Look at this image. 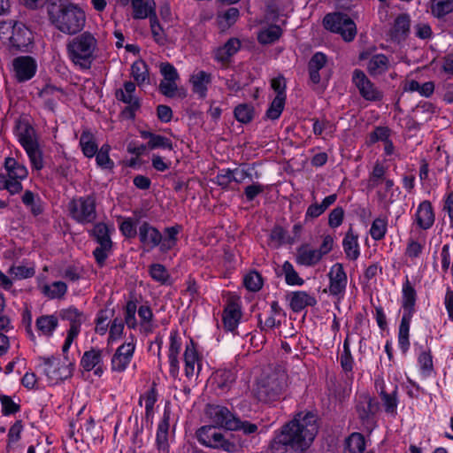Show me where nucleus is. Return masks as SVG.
Masks as SVG:
<instances>
[{
  "label": "nucleus",
  "mask_w": 453,
  "mask_h": 453,
  "mask_svg": "<svg viewBox=\"0 0 453 453\" xmlns=\"http://www.w3.org/2000/svg\"><path fill=\"white\" fill-rule=\"evenodd\" d=\"M129 342L122 343L114 352L111 359V370L113 372H124L129 366L136 347V342L134 336L130 337Z\"/></svg>",
  "instance_id": "obj_15"
},
{
  "label": "nucleus",
  "mask_w": 453,
  "mask_h": 453,
  "mask_svg": "<svg viewBox=\"0 0 453 453\" xmlns=\"http://www.w3.org/2000/svg\"><path fill=\"white\" fill-rule=\"evenodd\" d=\"M8 273L16 280H23L31 278L35 275V271L33 267L25 265H12L10 267Z\"/></svg>",
  "instance_id": "obj_63"
},
{
  "label": "nucleus",
  "mask_w": 453,
  "mask_h": 453,
  "mask_svg": "<svg viewBox=\"0 0 453 453\" xmlns=\"http://www.w3.org/2000/svg\"><path fill=\"white\" fill-rule=\"evenodd\" d=\"M169 416L164 415L163 419L159 422L156 435L157 450L169 451L168 431H169Z\"/></svg>",
  "instance_id": "obj_37"
},
{
  "label": "nucleus",
  "mask_w": 453,
  "mask_h": 453,
  "mask_svg": "<svg viewBox=\"0 0 453 453\" xmlns=\"http://www.w3.org/2000/svg\"><path fill=\"white\" fill-rule=\"evenodd\" d=\"M418 362L424 377H430L434 373L433 357L430 350L421 352Z\"/></svg>",
  "instance_id": "obj_56"
},
{
  "label": "nucleus",
  "mask_w": 453,
  "mask_h": 453,
  "mask_svg": "<svg viewBox=\"0 0 453 453\" xmlns=\"http://www.w3.org/2000/svg\"><path fill=\"white\" fill-rule=\"evenodd\" d=\"M15 78L19 82H24L32 79L37 69L35 60L30 56L18 57L12 62Z\"/></svg>",
  "instance_id": "obj_19"
},
{
  "label": "nucleus",
  "mask_w": 453,
  "mask_h": 453,
  "mask_svg": "<svg viewBox=\"0 0 453 453\" xmlns=\"http://www.w3.org/2000/svg\"><path fill=\"white\" fill-rule=\"evenodd\" d=\"M242 311L240 306L234 302L227 303L223 311V324L228 331H234L240 321Z\"/></svg>",
  "instance_id": "obj_26"
},
{
  "label": "nucleus",
  "mask_w": 453,
  "mask_h": 453,
  "mask_svg": "<svg viewBox=\"0 0 453 453\" xmlns=\"http://www.w3.org/2000/svg\"><path fill=\"white\" fill-rule=\"evenodd\" d=\"M196 438L206 447L221 449L226 452H237L242 447L239 442L226 439L215 426H204L196 432Z\"/></svg>",
  "instance_id": "obj_10"
},
{
  "label": "nucleus",
  "mask_w": 453,
  "mask_h": 453,
  "mask_svg": "<svg viewBox=\"0 0 453 453\" xmlns=\"http://www.w3.org/2000/svg\"><path fill=\"white\" fill-rule=\"evenodd\" d=\"M206 413L215 426L230 430L236 418L226 407L221 405H208Z\"/></svg>",
  "instance_id": "obj_20"
},
{
  "label": "nucleus",
  "mask_w": 453,
  "mask_h": 453,
  "mask_svg": "<svg viewBox=\"0 0 453 453\" xmlns=\"http://www.w3.org/2000/svg\"><path fill=\"white\" fill-rule=\"evenodd\" d=\"M35 326L40 335L51 337L58 326V319L56 315H42L35 320Z\"/></svg>",
  "instance_id": "obj_27"
},
{
  "label": "nucleus",
  "mask_w": 453,
  "mask_h": 453,
  "mask_svg": "<svg viewBox=\"0 0 453 453\" xmlns=\"http://www.w3.org/2000/svg\"><path fill=\"white\" fill-rule=\"evenodd\" d=\"M235 379V372L233 369H219L214 375L215 383L223 391L228 389Z\"/></svg>",
  "instance_id": "obj_47"
},
{
  "label": "nucleus",
  "mask_w": 453,
  "mask_h": 453,
  "mask_svg": "<svg viewBox=\"0 0 453 453\" xmlns=\"http://www.w3.org/2000/svg\"><path fill=\"white\" fill-rule=\"evenodd\" d=\"M180 231L181 226L175 225L165 227L162 234L156 226L148 221H143L138 227V237L145 251H150L158 247L162 253H167L177 245L178 234Z\"/></svg>",
  "instance_id": "obj_2"
},
{
  "label": "nucleus",
  "mask_w": 453,
  "mask_h": 453,
  "mask_svg": "<svg viewBox=\"0 0 453 453\" xmlns=\"http://www.w3.org/2000/svg\"><path fill=\"white\" fill-rule=\"evenodd\" d=\"M375 388L380 395L384 411L391 418H395L399 403L397 385H394L390 390H388L384 380L377 379L375 380Z\"/></svg>",
  "instance_id": "obj_16"
},
{
  "label": "nucleus",
  "mask_w": 453,
  "mask_h": 453,
  "mask_svg": "<svg viewBox=\"0 0 453 453\" xmlns=\"http://www.w3.org/2000/svg\"><path fill=\"white\" fill-rule=\"evenodd\" d=\"M241 48V42L237 38H230L222 47L214 52V58L218 62L227 63Z\"/></svg>",
  "instance_id": "obj_28"
},
{
  "label": "nucleus",
  "mask_w": 453,
  "mask_h": 453,
  "mask_svg": "<svg viewBox=\"0 0 453 453\" xmlns=\"http://www.w3.org/2000/svg\"><path fill=\"white\" fill-rule=\"evenodd\" d=\"M131 75L138 86L150 82L148 65L143 60H136L131 66Z\"/></svg>",
  "instance_id": "obj_45"
},
{
  "label": "nucleus",
  "mask_w": 453,
  "mask_h": 453,
  "mask_svg": "<svg viewBox=\"0 0 453 453\" xmlns=\"http://www.w3.org/2000/svg\"><path fill=\"white\" fill-rule=\"evenodd\" d=\"M150 275L153 280L161 284H165L170 275L166 268L161 264H153L150 266Z\"/></svg>",
  "instance_id": "obj_62"
},
{
  "label": "nucleus",
  "mask_w": 453,
  "mask_h": 453,
  "mask_svg": "<svg viewBox=\"0 0 453 453\" xmlns=\"http://www.w3.org/2000/svg\"><path fill=\"white\" fill-rule=\"evenodd\" d=\"M179 80H166L162 79L158 85L159 92L166 97H179L185 98L187 96V91L183 88L178 87Z\"/></svg>",
  "instance_id": "obj_33"
},
{
  "label": "nucleus",
  "mask_w": 453,
  "mask_h": 453,
  "mask_svg": "<svg viewBox=\"0 0 453 453\" xmlns=\"http://www.w3.org/2000/svg\"><path fill=\"white\" fill-rule=\"evenodd\" d=\"M59 316L62 319L70 322V328L68 332L75 331L79 334L81 331V326L84 320V315L77 308L71 306L66 309H63L59 311Z\"/></svg>",
  "instance_id": "obj_30"
},
{
  "label": "nucleus",
  "mask_w": 453,
  "mask_h": 453,
  "mask_svg": "<svg viewBox=\"0 0 453 453\" xmlns=\"http://www.w3.org/2000/svg\"><path fill=\"white\" fill-rule=\"evenodd\" d=\"M388 58L383 54H377L371 58L367 64V70L372 76H378L386 73L388 69Z\"/></svg>",
  "instance_id": "obj_40"
},
{
  "label": "nucleus",
  "mask_w": 453,
  "mask_h": 453,
  "mask_svg": "<svg viewBox=\"0 0 453 453\" xmlns=\"http://www.w3.org/2000/svg\"><path fill=\"white\" fill-rule=\"evenodd\" d=\"M388 168L380 161H376L372 170L369 173L367 188L372 190L380 186L386 185L388 189H392L394 180L387 177Z\"/></svg>",
  "instance_id": "obj_21"
},
{
  "label": "nucleus",
  "mask_w": 453,
  "mask_h": 453,
  "mask_svg": "<svg viewBox=\"0 0 453 453\" xmlns=\"http://www.w3.org/2000/svg\"><path fill=\"white\" fill-rule=\"evenodd\" d=\"M68 211L71 218L78 223H92L96 219L95 196L73 198L68 203Z\"/></svg>",
  "instance_id": "obj_12"
},
{
  "label": "nucleus",
  "mask_w": 453,
  "mask_h": 453,
  "mask_svg": "<svg viewBox=\"0 0 453 453\" xmlns=\"http://www.w3.org/2000/svg\"><path fill=\"white\" fill-rule=\"evenodd\" d=\"M211 81V74L203 70L194 73L189 78L193 93L196 94L199 98L202 99L206 97L208 87Z\"/></svg>",
  "instance_id": "obj_24"
},
{
  "label": "nucleus",
  "mask_w": 453,
  "mask_h": 453,
  "mask_svg": "<svg viewBox=\"0 0 453 453\" xmlns=\"http://www.w3.org/2000/svg\"><path fill=\"white\" fill-rule=\"evenodd\" d=\"M380 403L369 394H360L357 398L356 412L365 430L371 433L377 426L376 414Z\"/></svg>",
  "instance_id": "obj_11"
},
{
  "label": "nucleus",
  "mask_w": 453,
  "mask_h": 453,
  "mask_svg": "<svg viewBox=\"0 0 453 453\" xmlns=\"http://www.w3.org/2000/svg\"><path fill=\"white\" fill-rule=\"evenodd\" d=\"M125 324L119 318H115L110 326L108 344L112 343L121 338L124 331Z\"/></svg>",
  "instance_id": "obj_60"
},
{
  "label": "nucleus",
  "mask_w": 453,
  "mask_h": 453,
  "mask_svg": "<svg viewBox=\"0 0 453 453\" xmlns=\"http://www.w3.org/2000/svg\"><path fill=\"white\" fill-rule=\"evenodd\" d=\"M432 13L436 18H442L453 12V0H432Z\"/></svg>",
  "instance_id": "obj_52"
},
{
  "label": "nucleus",
  "mask_w": 453,
  "mask_h": 453,
  "mask_svg": "<svg viewBox=\"0 0 453 453\" xmlns=\"http://www.w3.org/2000/svg\"><path fill=\"white\" fill-rule=\"evenodd\" d=\"M50 20L59 31L74 35L83 28L86 17L81 9L69 4L60 8L57 12H51Z\"/></svg>",
  "instance_id": "obj_6"
},
{
  "label": "nucleus",
  "mask_w": 453,
  "mask_h": 453,
  "mask_svg": "<svg viewBox=\"0 0 453 453\" xmlns=\"http://www.w3.org/2000/svg\"><path fill=\"white\" fill-rule=\"evenodd\" d=\"M413 315L403 314L398 333V344L403 352H406L410 347L409 332Z\"/></svg>",
  "instance_id": "obj_39"
},
{
  "label": "nucleus",
  "mask_w": 453,
  "mask_h": 453,
  "mask_svg": "<svg viewBox=\"0 0 453 453\" xmlns=\"http://www.w3.org/2000/svg\"><path fill=\"white\" fill-rule=\"evenodd\" d=\"M435 216L429 201L425 200L418 206L415 221L419 228L427 230L431 228L434 223Z\"/></svg>",
  "instance_id": "obj_23"
},
{
  "label": "nucleus",
  "mask_w": 453,
  "mask_h": 453,
  "mask_svg": "<svg viewBox=\"0 0 453 453\" xmlns=\"http://www.w3.org/2000/svg\"><path fill=\"white\" fill-rule=\"evenodd\" d=\"M62 94V90L54 86H45L39 93V97L43 101L45 106L54 111L59 96Z\"/></svg>",
  "instance_id": "obj_41"
},
{
  "label": "nucleus",
  "mask_w": 453,
  "mask_h": 453,
  "mask_svg": "<svg viewBox=\"0 0 453 453\" xmlns=\"http://www.w3.org/2000/svg\"><path fill=\"white\" fill-rule=\"evenodd\" d=\"M285 102L286 99L281 96H275L265 112V117L272 120L278 119L284 109Z\"/></svg>",
  "instance_id": "obj_57"
},
{
  "label": "nucleus",
  "mask_w": 453,
  "mask_h": 453,
  "mask_svg": "<svg viewBox=\"0 0 453 453\" xmlns=\"http://www.w3.org/2000/svg\"><path fill=\"white\" fill-rule=\"evenodd\" d=\"M41 365L43 373L50 381L57 383L71 376V370L65 364H61L59 358L55 357H42Z\"/></svg>",
  "instance_id": "obj_18"
},
{
  "label": "nucleus",
  "mask_w": 453,
  "mask_h": 453,
  "mask_svg": "<svg viewBox=\"0 0 453 453\" xmlns=\"http://www.w3.org/2000/svg\"><path fill=\"white\" fill-rule=\"evenodd\" d=\"M333 247L334 238L330 234L323 236L319 249H314L308 243L302 244L296 249V262L307 267L314 266L333 250Z\"/></svg>",
  "instance_id": "obj_9"
},
{
  "label": "nucleus",
  "mask_w": 453,
  "mask_h": 453,
  "mask_svg": "<svg viewBox=\"0 0 453 453\" xmlns=\"http://www.w3.org/2000/svg\"><path fill=\"white\" fill-rule=\"evenodd\" d=\"M234 114L237 121L250 123L254 118V107L250 104H241L234 108Z\"/></svg>",
  "instance_id": "obj_51"
},
{
  "label": "nucleus",
  "mask_w": 453,
  "mask_h": 453,
  "mask_svg": "<svg viewBox=\"0 0 453 453\" xmlns=\"http://www.w3.org/2000/svg\"><path fill=\"white\" fill-rule=\"evenodd\" d=\"M411 26V18L409 14L402 13L398 15L393 25L392 35L397 41L406 38Z\"/></svg>",
  "instance_id": "obj_36"
},
{
  "label": "nucleus",
  "mask_w": 453,
  "mask_h": 453,
  "mask_svg": "<svg viewBox=\"0 0 453 453\" xmlns=\"http://www.w3.org/2000/svg\"><path fill=\"white\" fill-rule=\"evenodd\" d=\"M342 246L347 258L356 260L359 257V245L357 242V235L353 233L352 228L347 232L343 241Z\"/></svg>",
  "instance_id": "obj_38"
},
{
  "label": "nucleus",
  "mask_w": 453,
  "mask_h": 453,
  "mask_svg": "<svg viewBox=\"0 0 453 453\" xmlns=\"http://www.w3.org/2000/svg\"><path fill=\"white\" fill-rule=\"evenodd\" d=\"M365 436L360 433L354 432L345 439L342 453H365Z\"/></svg>",
  "instance_id": "obj_32"
},
{
  "label": "nucleus",
  "mask_w": 453,
  "mask_h": 453,
  "mask_svg": "<svg viewBox=\"0 0 453 453\" xmlns=\"http://www.w3.org/2000/svg\"><path fill=\"white\" fill-rule=\"evenodd\" d=\"M282 272L284 273L285 280L288 285L301 286L303 284L304 280L299 276V274L295 270L293 265L290 262H284L282 265Z\"/></svg>",
  "instance_id": "obj_54"
},
{
  "label": "nucleus",
  "mask_w": 453,
  "mask_h": 453,
  "mask_svg": "<svg viewBox=\"0 0 453 453\" xmlns=\"http://www.w3.org/2000/svg\"><path fill=\"white\" fill-rule=\"evenodd\" d=\"M14 133L20 145L26 150L33 168L35 170L42 169V153L40 150L38 137L33 126L25 119H18L16 121Z\"/></svg>",
  "instance_id": "obj_5"
},
{
  "label": "nucleus",
  "mask_w": 453,
  "mask_h": 453,
  "mask_svg": "<svg viewBox=\"0 0 453 453\" xmlns=\"http://www.w3.org/2000/svg\"><path fill=\"white\" fill-rule=\"evenodd\" d=\"M80 146L82 153L87 157H93L98 150L95 136L88 130H84L81 133L80 137Z\"/></svg>",
  "instance_id": "obj_43"
},
{
  "label": "nucleus",
  "mask_w": 453,
  "mask_h": 453,
  "mask_svg": "<svg viewBox=\"0 0 453 453\" xmlns=\"http://www.w3.org/2000/svg\"><path fill=\"white\" fill-rule=\"evenodd\" d=\"M243 283L247 289L257 292L262 288L263 280L258 273L250 272L245 275Z\"/></svg>",
  "instance_id": "obj_61"
},
{
  "label": "nucleus",
  "mask_w": 453,
  "mask_h": 453,
  "mask_svg": "<svg viewBox=\"0 0 453 453\" xmlns=\"http://www.w3.org/2000/svg\"><path fill=\"white\" fill-rule=\"evenodd\" d=\"M316 304V298L305 291H295L289 296V305L295 312H299L308 306H315Z\"/></svg>",
  "instance_id": "obj_25"
},
{
  "label": "nucleus",
  "mask_w": 453,
  "mask_h": 453,
  "mask_svg": "<svg viewBox=\"0 0 453 453\" xmlns=\"http://www.w3.org/2000/svg\"><path fill=\"white\" fill-rule=\"evenodd\" d=\"M282 35V29L277 25H271L260 30L257 34V41L260 44H272L278 41Z\"/></svg>",
  "instance_id": "obj_46"
},
{
  "label": "nucleus",
  "mask_w": 453,
  "mask_h": 453,
  "mask_svg": "<svg viewBox=\"0 0 453 453\" xmlns=\"http://www.w3.org/2000/svg\"><path fill=\"white\" fill-rule=\"evenodd\" d=\"M417 299V293L410 280L406 279L403 285V297L402 307L403 309V314L413 315L415 311V304Z\"/></svg>",
  "instance_id": "obj_31"
},
{
  "label": "nucleus",
  "mask_w": 453,
  "mask_h": 453,
  "mask_svg": "<svg viewBox=\"0 0 453 453\" xmlns=\"http://www.w3.org/2000/svg\"><path fill=\"white\" fill-rule=\"evenodd\" d=\"M387 232V220L385 219L377 218L373 220L370 234L372 239L381 240Z\"/></svg>",
  "instance_id": "obj_64"
},
{
  "label": "nucleus",
  "mask_w": 453,
  "mask_h": 453,
  "mask_svg": "<svg viewBox=\"0 0 453 453\" xmlns=\"http://www.w3.org/2000/svg\"><path fill=\"white\" fill-rule=\"evenodd\" d=\"M67 54L71 61L81 69H89L96 58L97 39L90 32L73 37L67 44Z\"/></svg>",
  "instance_id": "obj_3"
},
{
  "label": "nucleus",
  "mask_w": 453,
  "mask_h": 453,
  "mask_svg": "<svg viewBox=\"0 0 453 453\" xmlns=\"http://www.w3.org/2000/svg\"><path fill=\"white\" fill-rule=\"evenodd\" d=\"M426 245V236L419 234L417 237L411 236L407 241L405 256L411 261L419 258Z\"/></svg>",
  "instance_id": "obj_34"
},
{
  "label": "nucleus",
  "mask_w": 453,
  "mask_h": 453,
  "mask_svg": "<svg viewBox=\"0 0 453 453\" xmlns=\"http://www.w3.org/2000/svg\"><path fill=\"white\" fill-rule=\"evenodd\" d=\"M328 292L329 294L336 298L338 302L344 298L347 284L348 276L343 268L342 264L335 263L333 265L328 272Z\"/></svg>",
  "instance_id": "obj_14"
},
{
  "label": "nucleus",
  "mask_w": 453,
  "mask_h": 453,
  "mask_svg": "<svg viewBox=\"0 0 453 453\" xmlns=\"http://www.w3.org/2000/svg\"><path fill=\"white\" fill-rule=\"evenodd\" d=\"M67 291V286L64 281H54L42 287V293L50 299L62 298Z\"/></svg>",
  "instance_id": "obj_49"
},
{
  "label": "nucleus",
  "mask_w": 453,
  "mask_h": 453,
  "mask_svg": "<svg viewBox=\"0 0 453 453\" xmlns=\"http://www.w3.org/2000/svg\"><path fill=\"white\" fill-rule=\"evenodd\" d=\"M92 234L99 245H102L104 248L106 246L112 245L110 238L109 228L104 223H97L95 225Z\"/></svg>",
  "instance_id": "obj_53"
},
{
  "label": "nucleus",
  "mask_w": 453,
  "mask_h": 453,
  "mask_svg": "<svg viewBox=\"0 0 453 453\" xmlns=\"http://www.w3.org/2000/svg\"><path fill=\"white\" fill-rule=\"evenodd\" d=\"M288 386V374L280 367L263 375L257 383L255 394L264 403L279 400Z\"/></svg>",
  "instance_id": "obj_4"
},
{
  "label": "nucleus",
  "mask_w": 453,
  "mask_h": 453,
  "mask_svg": "<svg viewBox=\"0 0 453 453\" xmlns=\"http://www.w3.org/2000/svg\"><path fill=\"white\" fill-rule=\"evenodd\" d=\"M6 173H0V190H7L10 195H16L22 191L21 181L28 176L27 168L13 157L4 160Z\"/></svg>",
  "instance_id": "obj_7"
},
{
  "label": "nucleus",
  "mask_w": 453,
  "mask_h": 453,
  "mask_svg": "<svg viewBox=\"0 0 453 453\" xmlns=\"http://www.w3.org/2000/svg\"><path fill=\"white\" fill-rule=\"evenodd\" d=\"M200 357L193 341L186 345L184 351L185 375L193 378L199 373L201 368Z\"/></svg>",
  "instance_id": "obj_22"
},
{
  "label": "nucleus",
  "mask_w": 453,
  "mask_h": 453,
  "mask_svg": "<svg viewBox=\"0 0 453 453\" xmlns=\"http://www.w3.org/2000/svg\"><path fill=\"white\" fill-rule=\"evenodd\" d=\"M134 92L135 84L132 81H126L124 83V89L117 90L116 97L128 104L132 110H136L139 108L140 104L137 97L134 96Z\"/></svg>",
  "instance_id": "obj_35"
},
{
  "label": "nucleus",
  "mask_w": 453,
  "mask_h": 453,
  "mask_svg": "<svg viewBox=\"0 0 453 453\" xmlns=\"http://www.w3.org/2000/svg\"><path fill=\"white\" fill-rule=\"evenodd\" d=\"M326 56L322 52H316L308 63L309 77L313 84L320 82L319 71L326 66Z\"/></svg>",
  "instance_id": "obj_29"
},
{
  "label": "nucleus",
  "mask_w": 453,
  "mask_h": 453,
  "mask_svg": "<svg viewBox=\"0 0 453 453\" xmlns=\"http://www.w3.org/2000/svg\"><path fill=\"white\" fill-rule=\"evenodd\" d=\"M102 363V351L96 349H91L84 352L81 365L87 372L92 371L96 365Z\"/></svg>",
  "instance_id": "obj_48"
},
{
  "label": "nucleus",
  "mask_w": 453,
  "mask_h": 453,
  "mask_svg": "<svg viewBox=\"0 0 453 453\" xmlns=\"http://www.w3.org/2000/svg\"><path fill=\"white\" fill-rule=\"evenodd\" d=\"M111 147L108 144H104L100 150H97L96 156V164L98 166L104 169H111L114 165L113 161L109 157Z\"/></svg>",
  "instance_id": "obj_58"
},
{
  "label": "nucleus",
  "mask_w": 453,
  "mask_h": 453,
  "mask_svg": "<svg viewBox=\"0 0 453 453\" xmlns=\"http://www.w3.org/2000/svg\"><path fill=\"white\" fill-rule=\"evenodd\" d=\"M134 13L133 17L136 19H142L150 17H157L155 12L156 4L153 0H145L132 4Z\"/></svg>",
  "instance_id": "obj_42"
},
{
  "label": "nucleus",
  "mask_w": 453,
  "mask_h": 453,
  "mask_svg": "<svg viewBox=\"0 0 453 453\" xmlns=\"http://www.w3.org/2000/svg\"><path fill=\"white\" fill-rule=\"evenodd\" d=\"M137 312L141 320V326L144 328L145 332L151 333L153 329L151 324L153 319V312L150 306L141 305Z\"/></svg>",
  "instance_id": "obj_59"
},
{
  "label": "nucleus",
  "mask_w": 453,
  "mask_h": 453,
  "mask_svg": "<svg viewBox=\"0 0 453 453\" xmlns=\"http://www.w3.org/2000/svg\"><path fill=\"white\" fill-rule=\"evenodd\" d=\"M319 431L317 416L302 411L285 424L271 442L272 453H302L306 450Z\"/></svg>",
  "instance_id": "obj_1"
},
{
  "label": "nucleus",
  "mask_w": 453,
  "mask_h": 453,
  "mask_svg": "<svg viewBox=\"0 0 453 453\" xmlns=\"http://www.w3.org/2000/svg\"><path fill=\"white\" fill-rule=\"evenodd\" d=\"M157 394L154 387L149 389L146 393L141 395L139 403L144 402L145 405V417L147 419L150 418L154 413V405L157 402Z\"/></svg>",
  "instance_id": "obj_50"
},
{
  "label": "nucleus",
  "mask_w": 453,
  "mask_h": 453,
  "mask_svg": "<svg viewBox=\"0 0 453 453\" xmlns=\"http://www.w3.org/2000/svg\"><path fill=\"white\" fill-rule=\"evenodd\" d=\"M352 82L364 99L367 101H380L382 99L383 93L368 79L362 70L355 69L353 71Z\"/></svg>",
  "instance_id": "obj_17"
},
{
  "label": "nucleus",
  "mask_w": 453,
  "mask_h": 453,
  "mask_svg": "<svg viewBox=\"0 0 453 453\" xmlns=\"http://www.w3.org/2000/svg\"><path fill=\"white\" fill-rule=\"evenodd\" d=\"M323 23L327 30L341 35L345 42L353 41L357 35L355 22L345 13H328L325 16Z\"/></svg>",
  "instance_id": "obj_13"
},
{
  "label": "nucleus",
  "mask_w": 453,
  "mask_h": 453,
  "mask_svg": "<svg viewBox=\"0 0 453 453\" xmlns=\"http://www.w3.org/2000/svg\"><path fill=\"white\" fill-rule=\"evenodd\" d=\"M0 37L9 41L11 49L26 51L33 42L31 30L19 22L0 23Z\"/></svg>",
  "instance_id": "obj_8"
},
{
  "label": "nucleus",
  "mask_w": 453,
  "mask_h": 453,
  "mask_svg": "<svg viewBox=\"0 0 453 453\" xmlns=\"http://www.w3.org/2000/svg\"><path fill=\"white\" fill-rule=\"evenodd\" d=\"M230 431H242L243 434L250 436L258 433V425L236 417Z\"/></svg>",
  "instance_id": "obj_55"
},
{
  "label": "nucleus",
  "mask_w": 453,
  "mask_h": 453,
  "mask_svg": "<svg viewBox=\"0 0 453 453\" xmlns=\"http://www.w3.org/2000/svg\"><path fill=\"white\" fill-rule=\"evenodd\" d=\"M21 201L34 216H39L43 212L41 198L31 190H26L24 192L21 196Z\"/></svg>",
  "instance_id": "obj_44"
}]
</instances>
